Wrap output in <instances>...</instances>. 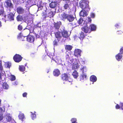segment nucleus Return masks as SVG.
Segmentation results:
<instances>
[{
    "label": "nucleus",
    "mask_w": 123,
    "mask_h": 123,
    "mask_svg": "<svg viewBox=\"0 0 123 123\" xmlns=\"http://www.w3.org/2000/svg\"><path fill=\"white\" fill-rule=\"evenodd\" d=\"M89 2L86 0H81L79 2L80 6L82 10L89 11L90 8L89 5Z\"/></svg>",
    "instance_id": "obj_1"
},
{
    "label": "nucleus",
    "mask_w": 123,
    "mask_h": 123,
    "mask_svg": "<svg viewBox=\"0 0 123 123\" xmlns=\"http://www.w3.org/2000/svg\"><path fill=\"white\" fill-rule=\"evenodd\" d=\"M61 18L63 20L67 19L69 22H71L73 21L75 18L72 14H69L63 12L61 15Z\"/></svg>",
    "instance_id": "obj_2"
},
{
    "label": "nucleus",
    "mask_w": 123,
    "mask_h": 123,
    "mask_svg": "<svg viewBox=\"0 0 123 123\" xmlns=\"http://www.w3.org/2000/svg\"><path fill=\"white\" fill-rule=\"evenodd\" d=\"M23 58L21 55L16 54L13 56V59L15 62L19 63L21 61Z\"/></svg>",
    "instance_id": "obj_3"
},
{
    "label": "nucleus",
    "mask_w": 123,
    "mask_h": 123,
    "mask_svg": "<svg viewBox=\"0 0 123 123\" xmlns=\"http://www.w3.org/2000/svg\"><path fill=\"white\" fill-rule=\"evenodd\" d=\"M23 37L25 38L24 40H22L23 41H24L26 40L27 41L30 42H33L35 40V38L33 36H31V35L27 36H24Z\"/></svg>",
    "instance_id": "obj_4"
},
{
    "label": "nucleus",
    "mask_w": 123,
    "mask_h": 123,
    "mask_svg": "<svg viewBox=\"0 0 123 123\" xmlns=\"http://www.w3.org/2000/svg\"><path fill=\"white\" fill-rule=\"evenodd\" d=\"M54 33L55 37L57 38L58 41L59 42L62 37L61 32L58 31Z\"/></svg>",
    "instance_id": "obj_5"
},
{
    "label": "nucleus",
    "mask_w": 123,
    "mask_h": 123,
    "mask_svg": "<svg viewBox=\"0 0 123 123\" xmlns=\"http://www.w3.org/2000/svg\"><path fill=\"white\" fill-rule=\"evenodd\" d=\"M16 11L19 14H23L25 12L24 9L21 6H19L17 8Z\"/></svg>",
    "instance_id": "obj_6"
},
{
    "label": "nucleus",
    "mask_w": 123,
    "mask_h": 123,
    "mask_svg": "<svg viewBox=\"0 0 123 123\" xmlns=\"http://www.w3.org/2000/svg\"><path fill=\"white\" fill-rule=\"evenodd\" d=\"M74 60V62L73 63L72 68L74 69L78 68H79L80 66L78 64L77 60L76 59H75Z\"/></svg>",
    "instance_id": "obj_7"
},
{
    "label": "nucleus",
    "mask_w": 123,
    "mask_h": 123,
    "mask_svg": "<svg viewBox=\"0 0 123 123\" xmlns=\"http://www.w3.org/2000/svg\"><path fill=\"white\" fill-rule=\"evenodd\" d=\"M69 75L68 74H63L61 76V79L63 80L67 81L69 79Z\"/></svg>",
    "instance_id": "obj_8"
},
{
    "label": "nucleus",
    "mask_w": 123,
    "mask_h": 123,
    "mask_svg": "<svg viewBox=\"0 0 123 123\" xmlns=\"http://www.w3.org/2000/svg\"><path fill=\"white\" fill-rule=\"evenodd\" d=\"M61 25L62 22L61 21H59L57 22H54L53 24L54 27L55 29L58 30L59 29Z\"/></svg>",
    "instance_id": "obj_9"
},
{
    "label": "nucleus",
    "mask_w": 123,
    "mask_h": 123,
    "mask_svg": "<svg viewBox=\"0 0 123 123\" xmlns=\"http://www.w3.org/2000/svg\"><path fill=\"white\" fill-rule=\"evenodd\" d=\"M14 14H13L12 12H11L7 15V20L10 21L14 20Z\"/></svg>",
    "instance_id": "obj_10"
},
{
    "label": "nucleus",
    "mask_w": 123,
    "mask_h": 123,
    "mask_svg": "<svg viewBox=\"0 0 123 123\" xmlns=\"http://www.w3.org/2000/svg\"><path fill=\"white\" fill-rule=\"evenodd\" d=\"M81 51L79 49H75L74 51V55L78 57V56H80L81 55Z\"/></svg>",
    "instance_id": "obj_11"
},
{
    "label": "nucleus",
    "mask_w": 123,
    "mask_h": 123,
    "mask_svg": "<svg viewBox=\"0 0 123 123\" xmlns=\"http://www.w3.org/2000/svg\"><path fill=\"white\" fill-rule=\"evenodd\" d=\"M81 30L86 33H90L91 32L90 28L86 26L83 27L81 28Z\"/></svg>",
    "instance_id": "obj_12"
},
{
    "label": "nucleus",
    "mask_w": 123,
    "mask_h": 123,
    "mask_svg": "<svg viewBox=\"0 0 123 123\" xmlns=\"http://www.w3.org/2000/svg\"><path fill=\"white\" fill-rule=\"evenodd\" d=\"M5 3H6L7 7H9L10 8H13V5L10 0H6L5 1Z\"/></svg>",
    "instance_id": "obj_13"
},
{
    "label": "nucleus",
    "mask_w": 123,
    "mask_h": 123,
    "mask_svg": "<svg viewBox=\"0 0 123 123\" xmlns=\"http://www.w3.org/2000/svg\"><path fill=\"white\" fill-rule=\"evenodd\" d=\"M86 11L85 10H81L80 13V16L83 17L86 16L88 15V14L87 13Z\"/></svg>",
    "instance_id": "obj_14"
},
{
    "label": "nucleus",
    "mask_w": 123,
    "mask_h": 123,
    "mask_svg": "<svg viewBox=\"0 0 123 123\" xmlns=\"http://www.w3.org/2000/svg\"><path fill=\"white\" fill-rule=\"evenodd\" d=\"M53 75L55 76H58L60 74V71L58 69H55L53 72Z\"/></svg>",
    "instance_id": "obj_15"
},
{
    "label": "nucleus",
    "mask_w": 123,
    "mask_h": 123,
    "mask_svg": "<svg viewBox=\"0 0 123 123\" xmlns=\"http://www.w3.org/2000/svg\"><path fill=\"white\" fill-rule=\"evenodd\" d=\"M57 3L55 1L51 2L49 5L50 7L52 8H55L57 6Z\"/></svg>",
    "instance_id": "obj_16"
},
{
    "label": "nucleus",
    "mask_w": 123,
    "mask_h": 123,
    "mask_svg": "<svg viewBox=\"0 0 123 123\" xmlns=\"http://www.w3.org/2000/svg\"><path fill=\"white\" fill-rule=\"evenodd\" d=\"M62 36L65 38H67L69 36L68 32L67 31L64 30L62 32Z\"/></svg>",
    "instance_id": "obj_17"
},
{
    "label": "nucleus",
    "mask_w": 123,
    "mask_h": 123,
    "mask_svg": "<svg viewBox=\"0 0 123 123\" xmlns=\"http://www.w3.org/2000/svg\"><path fill=\"white\" fill-rule=\"evenodd\" d=\"M86 35L84 34V33L82 32L80 34V36L79 37V38L81 40H83V39L85 38V36Z\"/></svg>",
    "instance_id": "obj_18"
},
{
    "label": "nucleus",
    "mask_w": 123,
    "mask_h": 123,
    "mask_svg": "<svg viewBox=\"0 0 123 123\" xmlns=\"http://www.w3.org/2000/svg\"><path fill=\"white\" fill-rule=\"evenodd\" d=\"M73 47L70 45H66L65 46V49L67 51H70L72 49Z\"/></svg>",
    "instance_id": "obj_19"
},
{
    "label": "nucleus",
    "mask_w": 123,
    "mask_h": 123,
    "mask_svg": "<svg viewBox=\"0 0 123 123\" xmlns=\"http://www.w3.org/2000/svg\"><path fill=\"white\" fill-rule=\"evenodd\" d=\"M122 55L120 53L117 54L115 56L116 59L118 61H119L122 59Z\"/></svg>",
    "instance_id": "obj_20"
},
{
    "label": "nucleus",
    "mask_w": 123,
    "mask_h": 123,
    "mask_svg": "<svg viewBox=\"0 0 123 123\" xmlns=\"http://www.w3.org/2000/svg\"><path fill=\"white\" fill-rule=\"evenodd\" d=\"M90 80L92 82H95L97 80V77L94 75H92L90 77Z\"/></svg>",
    "instance_id": "obj_21"
},
{
    "label": "nucleus",
    "mask_w": 123,
    "mask_h": 123,
    "mask_svg": "<svg viewBox=\"0 0 123 123\" xmlns=\"http://www.w3.org/2000/svg\"><path fill=\"white\" fill-rule=\"evenodd\" d=\"M18 117L19 119L22 121L25 118L24 114L22 113H20L18 115Z\"/></svg>",
    "instance_id": "obj_22"
},
{
    "label": "nucleus",
    "mask_w": 123,
    "mask_h": 123,
    "mask_svg": "<svg viewBox=\"0 0 123 123\" xmlns=\"http://www.w3.org/2000/svg\"><path fill=\"white\" fill-rule=\"evenodd\" d=\"M5 117L7 121L10 122L11 121L12 118L9 114H7Z\"/></svg>",
    "instance_id": "obj_23"
},
{
    "label": "nucleus",
    "mask_w": 123,
    "mask_h": 123,
    "mask_svg": "<svg viewBox=\"0 0 123 123\" xmlns=\"http://www.w3.org/2000/svg\"><path fill=\"white\" fill-rule=\"evenodd\" d=\"M87 77V75L86 74H83L80 75V80H86Z\"/></svg>",
    "instance_id": "obj_24"
},
{
    "label": "nucleus",
    "mask_w": 123,
    "mask_h": 123,
    "mask_svg": "<svg viewBox=\"0 0 123 123\" xmlns=\"http://www.w3.org/2000/svg\"><path fill=\"white\" fill-rule=\"evenodd\" d=\"M72 75L74 78H77L78 76V74L76 70H74L73 72Z\"/></svg>",
    "instance_id": "obj_25"
},
{
    "label": "nucleus",
    "mask_w": 123,
    "mask_h": 123,
    "mask_svg": "<svg viewBox=\"0 0 123 123\" xmlns=\"http://www.w3.org/2000/svg\"><path fill=\"white\" fill-rule=\"evenodd\" d=\"M4 12V8L2 4H0V15L3 14Z\"/></svg>",
    "instance_id": "obj_26"
},
{
    "label": "nucleus",
    "mask_w": 123,
    "mask_h": 123,
    "mask_svg": "<svg viewBox=\"0 0 123 123\" xmlns=\"http://www.w3.org/2000/svg\"><path fill=\"white\" fill-rule=\"evenodd\" d=\"M91 32L92 31H95L96 30V27L95 25L94 24H91L90 25Z\"/></svg>",
    "instance_id": "obj_27"
},
{
    "label": "nucleus",
    "mask_w": 123,
    "mask_h": 123,
    "mask_svg": "<svg viewBox=\"0 0 123 123\" xmlns=\"http://www.w3.org/2000/svg\"><path fill=\"white\" fill-rule=\"evenodd\" d=\"M2 86L3 88L5 89H8L9 87L8 84L6 82H4Z\"/></svg>",
    "instance_id": "obj_28"
},
{
    "label": "nucleus",
    "mask_w": 123,
    "mask_h": 123,
    "mask_svg": "<svg viewBox=\"0 0 123 123\" xmlns=\"http://www.w3.org/2000/svg\"><path fill=\"white\" fill-rule=\"evenodd\" d=\"M25 67L24 66L20 65L19 66V69L21 72H24L25 70Z\"/></svg>",
    "instance_id": "obj_29"
},
{
    "label": "nucleus",
    "mask_w": 123,
    "mask_h": 123,
    "mask_svg": "<svg viewBox=\"0 0 123 123\" xmlns=\"http://www.w3.org/2000/svg\"><path fill=\"white\" fill-rule=\"evenodd\" d=\"M16 19L18 21H21L23 19L22 17L20 15H18L16 18Z\"/></svg>",
    "instance_id": "obj_30"
},
{
    "label": "nucleus",
    "mask_w": 123,
    "mask_h": 123,
    "mask_svg": "<svg viewBox=\"0 0 123 123\" xmlns=\"http://www.w3.org/2000/svg\"><path fill=\"white\" fill-rule=\"evenodd\" d=\"M64 8L65 9H69L70 7H69V5L68 3L65 4L63 6Z\"/></svg>",
    "instance_id": "obj_31"
},
{
    "label": "nucleus",
    "mask_w": 123,
    "mask_h": 123,
    "mask_svg": "<svg viewBox=\"0 0 123 123\" xmlns=\"http://www.w3.org/2000/svg\"><path fill=\"white\" fill-rule=\"evenodd\" d=\"M55 14V13H54L53 11H51L49 12V15L48 16L50 18L51 17H53L54 15Z\"/></svg>",
    "instance_id": "obj_32"
},
{
    "label": "nucleus",
    "mask_w": 123,
    "mask_h": 123,
    "mask_svg": "<svg viewBox=\"0 0 123 123\" xmlns=\"http://www.w3.org/2000/svg\"><path fill=\"white\" fill-rule=\"evenodd\" d=\"M42 14V16L44 19H45L46 17H49L46 12H43Z\"/></svg>",
    "instance_id": "obj_33"
},
{
    "label": "nucleus",
    "mask_w": 123,
    "mask_h": 123,
    "mask_svg": "<svg viewBox=\"0 0 123 123\" xmlns=\"http://www.w3.org/2000/svg\"><path fill=\"white\" fill-rule=\"evenodd\" d=\"M43 4H42V1H39L38 2V6H39V8H42L43 7Z\"/></svg>",
    "instance_id": "obj_34"
},
{
    "label": "nucleus",
    "mask_w": 123,
    "mask_h": 123,
    "mask_svg": "<svg viewBox=\"0 0 123 123\" xmlns=\"http://www.w3.org/2000/svg\"><path fill=\"white\" fill-rule=\"evenodd\" d=\"M35 113V112H34ZM31 117L32 119H34L36 117V116L35 113H33L32 112H31Z\"/></svg>",
    "instance_id": "obj_35"
},
{
    "label": "nucleus",
    "mask_w": 123,
    "mask_h": 123,
    "mask_svg": "<svg viewBox=\"0 0 123 123\" xmlns=\"http://www.w3.org/2000/svg\"><path fill=\"white\" fill-rule=\"evenodd\" d=\"M71 121L72 122V123H77V119L75 118H72L71 119Z\"/></svg>",
    "instance_id": "obj_36"
},
{
    "label": "nucleus",
    "mask_w": 123,
    "mask_h": 123,
    "mask_svg": "<svg viewBox=\"0 0 123 123\" xmlns=\"http://www.w3.org/2000/svg\"><path fill=\"white\" fill-rule=\"evenodd\" d=\"M86 20L88 23H91L92 21V19L90 17H88L86 19Z\"/></svg>",
    "instance_id": "obj_37"
},
{
    "label": "nucleus",
    "mask_w": 123,
    "mask_h": 123,
    "mask_svg": "<svg viewBox=\"0 0 123 123\" xmlns=\"http://www.w3.org/2000/svg\"><path fill=\"white\" fill-rule=\"evenodd\" d=\"M10 80L12 81H14L15 80L16 78L14 75H11L10 76Z\"/></svg>",
    "instance_id": "obj_38"
},
{
    "label": "nucleus",
    "mask_w": 123,
    "mask_h": 123,
    "mask_svg": "<svg viewBox=\"0 0 123 123\" xmlns=\"http://www.w3.org/2000/svg\"><path fill=\"white\" fill-rule=\"evenodd\" d=\"M83 21V19L82 18H80L78 21V23L79 24H80L82 23Z\"/></svg>",
    "instance_id": "obj_39"
},
{
    "label": "nucleus",
    "mask_w": 123,
    "mask_h": 123,
    "mask_svg": "<svg viewBox=\"0 0 123 123\" xmlns=\"http://www.w3.org/2000/svg\"><path fill=\"white\" fill-rule=\"evenodd\" d=\"M53 43L54 47L58 45V43L56 40H55L53 41Z\"/></svg>",
    "instance_id": "obj_40"
},
{
    "label": "nucleus",
    "mask_w": 123,
    "mask_h": 123,
    "mask_svg": "<svg viewBox=\"0 0 123 123\" xmlns=\"http://www.w3.org/2000/svg\"><path fill=\"white\" fill-rule=\"evenodd\" d=\"M65 58L66 60L68 62L69 61V60L70 57L69 56L68 54H67L65 56Z\"/></svg>",
    "instance_id": "obj_41"
},
{
    "label": "nucleus",
    "mask_w": 123,
    "mask_h": 123,
    "mask_svg": "<svg viewBox=\"0 0 123 123\" xmlns=\"http://www.w3.org/2000/svg\"><path fill=\"white\" fill-rule=\"evenodd\" d=\"M18 29L19 30L21 31L23 29L22 26L20 25H19L18 26Z\"/></svg>",
    "instance_id": "obj_42"
},
{
    "label": "nucleus",
    "mask_w": 123,
    "mask_h": 123,
    "mask_svg": "<svg viewBox=\"0 0 123 123\" xmlns=\"http://www.w3.org/2000/svg\"><path fill=\"white\" fill-rule=\"evenodd\" d=\"M6 66V67L7 68H9L10 67V66H11V64L10 63H9V62H7L5 64Z\"/></svg>",
    "instance_id": "obj_43"
},
{
    "label": "nucleus",
    "mask_w": 123,
    "mask_h": 123,
    "mask_svg": "<svg viewBox=\"0 0 123 123\" xmlns=\"http://www.w3.org/2000/svg\"><path fill=\"white\" fill-rule=\"evenodd\" d=\"M115 26L117 28H119L120 27V24L119 23H117L115 25Z\"/></svg>",
    "instance_id": "obj_44"
},
{
    "label": "nucleus",
    "mask_w": 123,
    "mask_h": 123,
    "mask_svg": "<svg viewBox=\"0 0 123 123\" xmlns=\"http://www.w3.org/2000/svg\"><path fill=\"white\" fill-rule=\"evenodd\" d=\"M91 17L92 18H94L95 17V14L94 13L92 12L90 14Z\"/></svg>",
    "instance_id": "obj_45"
},
{
    "label": "nucleus",
    "mask_w": 123,
    "mask_h": 123,
    "mask_svg": "<svg viewBox=\"0 0 123 123\" xmlns=\"http://www.w3.org/2000/svg\"><path fill=\"white\" fill-rule=\"evenodd\" d=\"M4 118L3 114H0V121L2 120Z\"/></svg>",
    "instance_id": "obj_46"
},
{
    "label": "nucleus",
    "mask_w": 123,
    "mask_h": 123,
    "mask_svg": "<svg viewBox=\"0 0 123 123\" xmlns=\"http://www.w3.org/2000/svg\"><path fill=\"white\" fill-rule=\"evenodd\" d=\"M119 53L121 54H123V47L121 48L120 50V53Z\"/></svg>",
    "instance_id": "obj_47"
},
{
    "label": "nucleus",
    "mask_w": 123,
    "mask_h": 123,
    "mask_svg": "<svg viewBox=\"0 0 123 123\" xmlns=\"http://www.w3.org/2000/svg\"><path fill=\"white\" fill-rule=\"evenodd\" d=\"M48 56L45 55L44 56H43V61L46 60L47 59V58Z\"/></svg>",
    "instance_id": "obj_48"
},
{
    "label": "nucleus",
    "mask_w": 123,
    "mask_h": 123,
    "mask_svg": "<svg viewBox=\"0 0 123 123\" xmlns=\"http://www.w3.org/2000/svg\"><path fill=\"white\" fill-rule=\"evenodd\" d=\"M27 93L26 92H25L22 95L24 97H27Z\"/></svg>",
    "instance_id": "obj_49"
},
{
    "label": "nucleus",
    "mask_w": 123,
    "mask_h": 123,
    "mask_svg": "<svg viewBox=\"0 0 123 123\" xmlns=\"http://www.w3.org/2000/svg\"><path fill=\"white\" fill-rule=\"evenodd\" d=\"M120 108L121 109L123 110V103H120Z\"/></svg>",
    "instance_id": "obj_50"
},
{
    "label": "nucleus",
    "mask_w": 123,
    "mask_h": 123,
    "mask_svg": "<svg viewBox=\"0 0 123 123\" xmlns=\"http://www.w3.org/2000/svg\"><path fill=\"white\" fill-rule=\"evenodd\" d=\"M3 109L1 107H0V112H2L4 111L5 108L4 107L3 108Z\"/></svg>",
    "instance_id": "obj_51"
},
{
    "label": "nucleus",
    "mask_w": 123,
    "mask_h": 123,
    "mask_svg": "<svg viewBox=\"0 0 123 123\" xmlns=\"http://www.w3.org/2000/svg\"><path fill=\"white\" fill-rule=\"evenodd\" d=\"M27 30L28 31H29L30 33H32L34 31V29L33 28H32V29H31V30H29V29H28Z\"/></svg>",
    "instance_id": "obj_52"
},
{
    "label": "nucleus",
    "mask_w": 123,
    "mask_h": 123,
    "mask_svg": "<svg viewBox=\"0 0 123 123\" xmlns=\"http://www.w3.org/2000/svg\"><path fill=\"white\" fill-rule=\"evenodd\" d=\"M116 109H119L120 108V105H119L118 104H117L116 106Z\"/></svg>",
    "instance_id": "obj_53"
},
{
    "label": "nucleus",
    "mask_w": 123,
    "mask_h": 123,
    "mask_svg": "<svg viewBox=\"0 0 123 123\" xmlns=\"http://www.w3.org/2000/svg\"><path fill=\"white\" fill-rule=\"evenodd\" d=\"M68 81L70 82H72L73 81L69 77V79L67 80Z\"/></svg>",
    "instance_id": "obj_54"
},
{
    "label": "nucleus",
    "mask_w": 123,
    "mask_h": 123,
    "mask_svg": "<svg viewBox=\"0 0 123 123\" xmlns=\"http://www.w3.org/2000/svg\"><path fill=\"white\" fill-rule=\"evenodd\" d=\"M123 32L121 31H118L117 34H121Z\"/></svg>",
    "instance_id": "obj_55"
},
{
    "label": "nucleus",
    "mask_w": 123,
    "mask_h": 123,
    "mask_svg": "<svg viewBox=\"0 0 123 123\" xmlns=\"http://www.w3.org/2000/svg\"><path fill=\"white\" fill-rule=\"evenodd\" d=\"M0 69L1 70H2L3 69V67L2 65L1 62L0 63Z\"/></svg>",
    "instance_id": "obj_56"
},
{
    "label": "nucleus",
    "mask_w": 123,
    "mask_h": 123,
    "mask_svg": "<svg viewBox=\"0 0 123 123\" xmlns=\"http://www.w3.org/2000/svg\"><path fill=\"white\" fill-rule=\"evenodd\" d=\"M86 68L85 67H83L81 69V70L82 71V72L84 73V69Z\"/></svg>",
    "instance_id": "obj_57"
},
{
    "label": "nucleus",
    "mask_w": 123,
    "mask_h": 123,
    "mask_svg": "<svg viewBox=\"0 0 123 123\" xmlns=\"http://www.w3.org/2000/svg\"><path fill=\"white\" fill-rule=\"evenodd\" d=\"M74 59H73L72 58L70 60V61L71 63H72V62H73L74 61Z\"/></svg>",
    "instance_id": "obj_58"
},
{
    "label": "nucleus",
    "mask_w": 123,
    "mask_h": 123,
    "mask_svg": "<svg viewBox=\"0 0 123 123\" xmlns=\"http://www.w3.org/2000/svg\"><path fill=\"white\" fill-rule=\"evenodd\" d=\"M27 11H26V12H27V13H30V11H29V8H28L27 9Z\"/></svg>",
    "instance_id": "obj_59"
},
{
    "label": "nucleus",
    "mask_w": 123,
    "mask_h": 123,
    "mask_svg": "<svg viewBox=\"0 0 123 123\" xmlns=\"http://www.w3.org/2000/svg\"><path fill=\"white\" fill-rule=\"evenodd\" d=\"M49 57L50 58L52 59H53V55H52L51 56H50V55H49Z\"/></svg>",
    "instance_id": "obj_60"
},
{
    "label": "nucleus",
    "mask_w": 123,
    "mask_h": 123,
    "mask_svg": "<svg viewBox=\"0 0 123 123\" xmlns=\"http://www.w3.org/2000/svg\"><path fill=\"white\" fill-rule=\"evenodd\" d=\"M2 26V23L1 21H0V28Z\"/></svg>",
    "instance_id": "obj_61"
},
{
    "label": "nucleus",
    "mask_w": 123,
    "mask_h": 123,
    "mask_svg": "<svg viewBox=\"0 0 123 123\" xmlns=\"http://www.w3.org/2000/svg\"><path fill=\"white\" fill-rule=\"evenodd\" d=\"M23 37H24V36H23ZM21 38H22V41H23L22 40H24V39H25V38H24L23 37H21Z\"/></svg>",
    "instance_id": "obj_62"
},
{
    "label": "nucleus",
    "mask_w": 123,
    "mask_h": 123,
    "mask_svg": "<svg viewBox=\"0 0 123 123\" xmlns=\"http://www.w3.org/2000/svg\"><path fill=\"white\" fill-rule=\"evenodd\" d=\"M63 0L66 1H68V2H70V0Z\"/></svg>",
    "instance_id": "obj_63"
},
{
    "label": "nucleus",
    "mask_w": 123,
    "mask_h": 123,
    "mask_svg": "<svg viewBox=\"0 0 123 123\" xmlns=\"http://www.w3.org/2000/svg\"><path fill=\"white\" fill-rule=\"evenodd\" d=\"M6 15H4V17H5V18H6Z\"/></svg>",
    "instance_id": "obj_64"
}]
</instances>
